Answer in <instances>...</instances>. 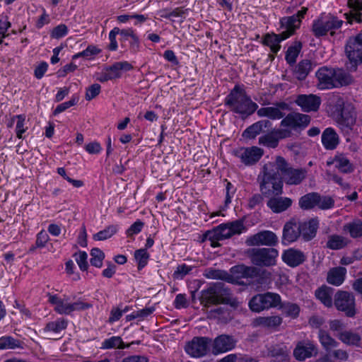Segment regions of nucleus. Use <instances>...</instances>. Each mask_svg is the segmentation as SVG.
<instances>
[{
    "mask_svg": "<svg viewBox=\"0 0 362 362\" xmlns=\"http://www.w3.org/2000/svg\"><path fill=\"white\" fill-rule=\"evenodd\" d=\"M132 69V65L128 62H115L111 66H105L100 73L96 74L95 78L101 83H105L120 78L122 71H127Z\"/></svg>",
    "mask_w": 362,
    "mask_h": 362,
    "instance_id": "nucleus-7",
    "label": "nucleus"
},
{
    "mask_svg": "<svg viewBox=\"0 0 362 362\" xmlns=\"http://www.w3.org/2000/svg\"><path fill=\"white\" fill-rule=\"evenodd\" d=\"M296 104L299 106L303 112H310L317 111L321 104L319 96L313 94H301L297 95L295 100Z\"/></svg>",
    "mask_w": 362,
    "mask_h": 362,
    "instance_id": "nucleus-15",
    "label": "nucleus"
},
{
    "mask_svg": "<svg viewBox=\"0 0 362 362\" xmlns=\"http://www.w3.org/2000/svg\"><path fill=\"white\" fill-rule=\"evenodd\" d=\"M192 269V266H189L185 264L178 265L173 274V279H182L186 275L190 273Z\"/></svg>",
    "mask_w": 362,
    "mask_h": 362,
    "instance_id": "nucleus-55",
    "label": "nucleus"
},
{
    "mask_svg": "<svg viewBox=\"0 0 362 362\" xmlns=\"http://www.w3.org/2000/svg\"><path fill=\"white\" fill-rule=\"evenodd\" d=\"M225 103L232 111L245 116L252 115L258 107L245 91L238 86H235L226 97Z\"/></svg>",
    "mask_w": 362,
    "mask_h": 362,
    "instance_id": "nucleus-3",
    "label": "nucleus"
},
{
    "mask_svg": "<svg viewBox=\"0 0 362 362\" xmlns=\"http://www.w3.org/2000/svg\"><path fill=\"white\" fill-rule=\"evenodd\" d=\"M101 52V49L95 45H88L87 48L72 57L73 59H76L79 57H83L86 59H90L94 57V56L98 55Z\"/></svg>",
    "mask_w": 362,
    "mask_h": 362,
    "instance_id": "nucleus-48",
    "label": "nucleus"
},
{
    "mask_svg": "<svg viewBox=\"0 0 362 362\" xmlns=\"http://www.w3.org/2000/svg\"><path fill=\"white\" fill-rule=\"evenodd\" d=\"M236 341L233 337L227 334H221L216 337L213 343V353L218 354L232 350L235 348Z\"/></svg>",
    "mask_w": 362,
    "mask_h": 362,
    "instance_id": "nucleus-20",
    "label": "nucleus"
},
{
    "mask_svg": "<svg viewBox=\"0 0 362 362\" xmlns=\"http://www.w3.org/2000/svg\"><path fill=\"white\" fill-rule=\"evenodd\" d=\"M343 231L349 233L353 238H358L362 236V221L356 219L346 223L343 226Z\"/></svg>",
    "mask_w": 362,
    "mask_h": 362,
    "instance_id": "nucleus-37",
    "label": "nucleus"
},
{
    "mask_svg": "<svg viewBox=\"0 0 362 362\" xmlns=\"http://www.w3.org/2000/svg\"><path fill=\"white\" fill-rule=\"evenodd\" d=\"M90 264L96 267H101L105 258L104 252L98 248H93L90 251Z\"/></svg>",
    "mask_w": 362,
    "mask_h": 362,
    "instance_id": "nucleus-52",
    "label": "nucleus"
},
{
    "mask_svg": "<svg viewBox=\"0 0 362 362\" xmlns=\"http://www.w3.org/2000/svg\"><path fill=\"white\" fill-rule=\"evenodd\" d=\"M20 346V341L15 339L11 337H2L0 338V349H13Z\"/></svg>",
    "mask_w": 362,
    "mask_h": 362,
    "instance_id": "nucleus-53",
    "label": "nucleus"
},
{
    "mask_svg": "<svg viewBox=\"0 0 362 362\" xmlns=\"http://www.w3.org/2000/svg\"><path fill=\"white\" fill-rule=\"evenodd\" d=\"M319 200V194L316 192H310L303 196L299 199V206L303 209H310L317 204Z\"/></svg>",
    "mask_w": 362,
    "mask_h": 362,
    "instance_id": "nucleus-38",
    "label": "nucleus"
},
{
    "mask_svg": "<svg viewBox=\"0 0 362 362\" xmlns=\"http://www.w3.org/2000/svg\"><path fill=\"white\" fill-rule=\"evenodd\" d=\"M255 325L266 328H276L282 323V318L279 315L259 317L255 320Z\"/></svg>",
    "mask_w": 362,
    "mask_h": 362,
    "instance_id": "nucleus-34",
    "label": "nucleus"
},
{
    "mask_svg": "<svg viewBox=\"0 0 362 362\" xmlns=\"http://www.w3.org/2000/svg\"><path fill=\"white\" fill-rule=\"evenodd\" d=\"M334 289L331 287L323 286L315 291L316 298L326 307L332 306V295Z\"/></svg>",
    "mask_w": 362,
    "mask_h": 362,
    "instance_id": "nucleus-32",
    "label": "nucleus"
},
{
    "mask_svg": "<svg viewBox=\"0 0 362 362\" xmlns=\"http://www.w3.org/2000/svg\"><path fill=\"white\" fill-rule=\"evenodd\" d=\"M101 86L98 83H94L89 86L86 93V99L88 101L95 98L100 93Z\"/></svg>",
    "mask_w": 362,
    "mask_h": 362,
    "instance_id": "nucleus-61",
    "label": "nucleus"
},
{
    "mask_svg": "<svg viewBox=\"0 0 362 362\" xmlns=\"http://www.w3.org/2000/svg\"><path fill=\"white\" fill-rule=\"evenodd\" d=\"M117 230L116 226H109L93 235L95 240L101 241L111 238Z\"/></svg>",
    "mask_w": 362,
    "mask_h": 362,
    "instance_id": "nucleus-51",
    "label": "nucleus"
},
{
    "mask_svg": "<svg viewBox=\"0 0 362 362\" xmlns=\"http://www.w3.org/2000/svg\"><path fill=\"white\" fill-rule=\"evenodd\" d=\"M349 241L347 238L339 235H332L328 237L326 246L331 250H340L346 247Z\"/></svg>",
    "mask_w": 362,
    "mask_h": 362,
    "instance_id": "nucleus-39",
    "label": "nucleus"
},
{
    "mask_svg": "<svg viewBox=\"0 0 362 362\" xmlns=\"http://www.w3.org/2000/svg\"><path fill=\"white\" fill-rule=\"evenodd\" d=\"M68 322L65 319H59L47 324L45 331L47 332H54L55 334L59 333L61 331L64 330L67 327Z\"/></svg>",
    "mask_w": 362,
    "mask_h": 362,
    "instance_id": "nucleus-47",
    "label": "nucleus"
},
{
    "mask_svg": "<svg viewBox=\"0 0 362 362\" xmlns=\"http://www.w3.org/2000/svg\"><path fill=\"white\" fill-rule=\"evenodd\" d=\"M342 23L343 21L335 16H322L313 21L312 31L315 37H320L325 35L328 31L332 29L339 28Z\"/></svg>",
    "mask_w": 362,
    "mask_h": 362,
    "instance_id": "nucleus-6",
    "label": "nucleus"
},
{
    "mask_svg": "<svg viewBox=\"0 0 362 362\" xmlns=\"http://www.w3.org/2000/svg\"><path fill=\"white\" fill-rule=\"evenodd\" d=\"M356 120L355 107L351 103H343L338 123L341 128L351 129Z\"/></svg>",
    "mask_w": 362,
    "mask_h": 362,
    "instance_id": "nucleus-17",
    "label": "nucleus"
},
{
    "mask_svg": "<svg viewBox=\"0 0 362 362\" xmlns=\"http://www.w3.org/2000/svg\"><path fill=\"white\" fill-rule=\"evenodd\" d=\"M301 47L302 45L300 42H296L293 45L288 47L286 54V60L288 64H292L296 62Z\"/></svg>",
    "mask_w": 362,
    "mask_h": 362,
    "instance_id": "nucleus-49",
    "label": "nucleus"
},
{
    "mask_svg": "<svg viewBox=\"0 0 362 362\" xmlns=\"http://www.w3.org/2000/svg\"><path fill=\"white\" fill-rule=\"evenodd\" d=\"M281 303V296L273 292H266L254 296L249 301L252 311L259 313L264 310L278 308Z\"/></svg>",
    "mask_w": 362,
    "mask_h": 362,
    "instance_id": "nucleus-5",
    "label": "nucleus"
},
{
    "mask_svg": "<svg viewBox=\"0 0 362 362\" xmlns=\"http://www.w3.org/2000/svg\"><path fill=\"white\" fill-rule=\"evenodd\" d=\"M312 70V63L310 60L304 59L298 63L295 74L298 80H303Z\"/></svg>",
    "mask_w": 362,
    "mask_h": 362,
    "instance_id": "nucleus-41",
    "label": "nucleus"
},
{
    "mask_svg": "<svg viewBox=\"0 0 362 362\" xmlns=\"http://www.w3.org/2000/svg\"><path fill=\"white\" fill-rule=\"evenodd\" d=\"M289 110V105L285 102H279L274 104V106L261 107L257 110L259 117H267L271 119H279L284 117V110Z\"/></svg>",
    "mask_w": 362,
    "mask_h": 362,
    "instance_id": "nucleus-16",
    "label": "nucleus"
},
{
    "mask_svg": "<svg viewBox=\"0 0 362 362\" xmlns=\"http://www.w3.org/2000/svg\"><path fill=\"white\" fill-rule=\"evenodd\" d=\"M308 11V8L303 7L296 15L284 17L281 20V28L288 29L293 34L301 23V19L304 18Z\"/></svg>",
    "mask_w": 362,
    "mask_h": 362,
    "instance_id": "nucleus-21",
    "label": "nucleus"
},
{
    "mask_svg": "<svg viewBox=\"0 0 362 362\" xmlns=\"http://www.w3.org/2000/svg\"><path fill=\"white\" fill-rule=\"evenodd\" d=\"M334 305L347 317H351L356 315L355 298L351 293L345 291H337L334 296Z\"/></svg>",
    "mask_w": 362,
    "mask_h": 362,
    "instance_id": "nucleus-9",
    "label": "nucleus"
},
{
    "mask_svg": "<svg viewBox=\"0 0 362 362\" xmlns=\"http://www.w3.org/2000/svg\"><path fill=\"white\" fill-rule=\"evenodd\" d=\"M207 317L210 319L218 320L219 322L223 323H226L232 319L230 312L223 307L209 310Z\"/></svg>",
    "mask_w": 362,
    "mask_h": 362,
    "instance_id": "nucleus-36",
    "label": "nucleus"
},
{
    "mask_svg": "<svg viewBox=\"0 0 362 362\" xmlns=\"http://www.w3.org/2000/svg\"><path fill=\"white\" fill-rule=\"evenodd\" d=\"M130 344L124 345L120 337H112L110 338L105 339L103 341L101 349H124L126 347L128 348Z\"/></svg>",
    "mask_w": 362,
    "mask_h": 362,
    "instance_id": "nucleus-42",
    "label": "nucleus"
},
{
    "mask_svg": "<svg viewBox=\"0 0 362 362\" xmlns=\"http://www.w3.org/2000/svg\"><path fill=\"white\" fill-rule=\"evenodd\" d=\"M292 35V32L288 29H284L279 35L267 34L264 39V43L270 47L272 52L276 53L281 47L279 42Z\"/></svg>",
    "mask_w": 362,
    "mask_h": 362,
    "instance_id": "nucleus-25",
    "label": "nucleus"
},
{
    "mask_svg": "<svg viewBox=\"0 0 362 362\" xmlns=\"http://www.w3.org/2000/svg\"><path fill=\"white\" fill-rule=\"evenodd\" d=\"M92 307H93L92 304H90L89 303L84 302V301L78 299L76 302L71 303V313L74 311L85 310L89 309Z\"/></svg>",
    "mask_w": 362,
    "mask_h": 362,
    "instance_id": "nucleus-62",
    "label": "nucleus"
},
{
    "mask_svg": "<svg viewBox=\"0 0 362 362\" xmlns=\"http://www.w3.org/2000/svg\"><path fill=\"white\" fill-rule=\"evenodd\" d=\"M345 53L354 67L362 63V33L348 39L345 45Z\"/></svg>",
    "mask_w": 362,
    "mask_h": 362,
    "instance_id": "nucleus-10",
    "label": "nucleus"
},
{
    "mask_svg": "<svg viewBox=\"0 0 362 362\" xmlns=\"http://www.w3.org/2000/svg\"><path fill=\"white\" fill-rule=\"evenodd\" d=\"M317 354V346L310 341L298 342L293 351V355L298 361H303Z\"/></svg>",
    "mask_w": 362,
    "mask_h": 362,
    "instance_id": "nucleus-19",
    "label": "nucleus"
},
{
    "mask_svg": "<svg viewBox=\"0 0 362 362\" xmlns=\"http://www.w3.org/2000/svg\"><path fill=\"white\" fill-rule=\"evenodd\" d=\"M235 272L241 274L243 278H252L257 276L259 274V269L255 267H247L245 265H238L232 269Z\"/></svg>",
    "mask_w": 362,
    "mask_h": 362,
    "instance_id": "nucleus-46",
    "label": "nucleus"
},
{
    "mask_svg": "<svg viewBox=\"0 0 362 362\" xmlns=\"http://www.w3.org/2000/svg\"><path fill=\"white\" fill-rule=\"evenodd\" d=\"M204 276L207 279H221L226 281H230L232 276L227 272L214 268H207L204 272Z\"/></svg>",
    "mask_w": 362,
    "mask_h": 362,
    "instance_id": "nucleus-40",
    "label": "nucleus"
},
{
    "mask_svg": "<svg viewBox=\"0 0 362 362\" xmlns=\"http://www.w3.org/2000/svg\"><path fill=\"white\" fill-rule=\"evenodd\" d=\"M78 101V97L73 96L70 100L64 102V103L57 105V107L55 108V110H54V112H53L54 115H58V114L65 111L68 108L76 105Z\"/></svg>",
    "mask_w": 362,
    "mask_h": 362,
    "instance_id": "nucleus-57",
    "label": "nucleus"
},
{
    "mask_svg": "<svg viewBox=\"0 0 362 362\" xmlns=\"http://www.w3.org/2000/svg\"><path fill=\"white\" fill-rule=\"evenodd\" d=\"M202 303L206 307L211 304H228L236 308L239 305L238 300L229 288L225 284L218 282L210 285L206 289L202 291Z\"/></svg>",
    "mask_w": 362,
    "mask_h": 362,
    "instance_id": "nucleus-2",
    "label": "nucleus"
},
{
    "mask_svg": "<svg viewBox=\"0 0 362 362\" xmlns=\"http://www.w3.org/2000/svg\"><path fill=\"white\" fill-rule=\"evenodd\" d=\"M259 144L268 148H274L278 146L279 141L272 132L269 134L260 136L259 138Z\"/></svg>",
    "mask_w": 362,
    "mask_h": 362,
    "instance_id": "nucleus-50",
    "label": "nucleus"
},
{
    "mask_svg": "<svg viewBox=\"0 0 362 362\" xmlns=\"http://www.w3.org/2000/svg\"><path fill=\"white\" fill-rule=\"evenodd\" d=\"M278 308L281 309L286 316L292 318L298 317L300 310V307L297 304L289 302L284 303H281V305Z\"/></svg>",
    "mask_w": 362,
    "mask_h": 362,
    "instance_id": "nucleus-44",
    "label": "nucleus"
},
{
    "mask_svg": "<svg viewBox=\"0 0 362 362\" xmlns=\"http://www.w3.org/2000/svg\"><path fill=\"white\" fill-rule=\"evenodd\" d=\"M232 236L231 230L227 223H223L213 229L208 230L204 233L205 239H227Z\"/></svg>",
    "mask_w": 362,
    "mask_h": 362,
    "instance_id": "nucleus-29",
    "label": "nucleus"
},
{
    "mask_svg": "<svg viewBox=\"0 0 362 362\" xmlns=\"http://www.w3.org/2000/svg\"><path fill=\"white\" fill-rule=\"evenodd\" d=\"M300 236V228L299 222L289 221L284 225L283 230V243H291L296 241Z\"/></svg>",
    "mask_w": 362,
    "mask_h": 362,
    "instance_id": "nucleus-26",
    "label": "nucleus"
},
{
    "mask_svg": "<svg viewBox=\"0 0 362 362\" xmlns=\"http://www.w3.org/2000/svg\"><path fill=\"white\" fill-rule=\"evenodd\" d=\"M278 255V250L274 248H257L252 250L250 258L257 266L270 267L276 264Z\"/></svg>",
    "mask_w": 362,
    "mask_h": 362,
    "instance_id": "nucleus-8",
    "label": "nucleus"
},
{
    "mask_svg": "<svg viewBox=\"0 0 362 362\" xmlns=\"http://www.w3.org/2000/svg\"><path fill=\"white\" fill-rule=\"evenodd\" d=\"M337 337L344 344L348 346H359L361 342V336L351 330H344L337 333Z\"/></svg>",
    "mask_w": 362,
    "mask_h": 362,
    "instance_id": "nucleus-31",
    "label": "nucleus"
},
{
    "mask_svg": "<svg viewBox=\"0 0 362 362\" xmlns=\"http://www.w3.org/2000/svg\"><path fill=\"white\" fill-rule=\"evenodd\" d=\"M346 274V269L344 267L332 268L327 273V281L329 284L338 286L344 282Z\"/></svg>",
    "mask_w": 362,
    "mask_h": 362,
    "instance_id": "nucleus-30",
    "label": "nucleus"
},
{
    "mask_svg": "<svg viewBox=\"0 0 362 362\" xmlns=\"http://www.w3.org/2000/svg\"><path fill=\"white\" fill-rule=\"evenodd\" d=\"M75 257H76V261L79 268L82 271L87 270V269L88 267V261H87V258H88L87 253L86 252L80 251L79 252L75 254Z\"/></svg>",
    "mask_w": 362,
    "mask_h": 362,
    "instance_id": "nucleus-59",
    "label": "nucleus"
},
{
    "mask_svg": "<svg viewBox=\"0 0 362 362\" xmlns=\"http://www.w3.org/2000/svg\"><path fill=\"white\" fill-rule=\"evenodd\" d=\"M134 257L138 262V269H141L146 265L149 255L145 249H139L135 251Z\"/></svg>",
    "mask_w": 362,
    "mask_h": 362,
    "instance_id": "nucleus-54",
    "label": "nucleus"
},
{
    "mask_svg": "<svg viewBox=\"0 0 362 362\" xmlns=\"http://www.w3.org/2000/svg\"><path fill=\"white\" fill-rule=\"evenodd\" d=\"M329 353L334 360V362L346 361L349 358V354L346 350L338 349H331Z\"/></svg>",
    "mask_w": 362,
    "mask_h": 362,
    "instance_id": "nucleus-56",
    "label": "nucleus"
},
{
    "mask_svg": "<svg viewBox=\"0 0 362 362\" xmlns=\"http://www.w3.org/2000/svg\"><path fill=\"white\" fill-rule=\"evenodd\" d=\"M334 204V202L330 197H321L319 194V200L317 201V204L316 206H318L321 209L325 210L333 207Z\"/></svg>",
    "mask_w": 362,
    "mask_h": 362,
    "instance_id": "nucleus-60",
    "label": "nucleus"
},
{
    "mask_svg": "<svg viewBox=\"0 0 362 362\" xmlns=\"http://www.w3.org/2000/svg\"><path fill=\"white\" fill-rule=\"evenodd\" d=\"M339 142V138L334 129L328 127L322 132V143L327 150L336 148Z\"/></svg>",
    "mask_w": 362,
    "mask_h": 362,
    "instance_id": "nucleus-28",
    "label": "nucleus"
},
{
    "mask_svg": "<svg viewBox=\"0 0 362 362\" xmlns=\"http://www.w3.org/2000/svg\"><path fill=\"white\" fill-rule=\"evenodd\" d=\"M263 153V150L257 146L241 148L235 152V156L246 165H254L258 162Z\"/></svg>",
    "mask_w": 362,
    "mask_h": 362,
    "instance_id": "nucleus-14",
    "label": "nucleus"
},
{
    "mask_svg": "<svg viewBox=\"0 0 362 362\" xmlns=\"http://www.w3.org/2000/svg\"><path fill=\"white\" fill-rule=\"evenodd\" d=\"M54 310L60 315H70L71 303L68 302V298H62L59 305L54 307Z\"/></svg>",
    "mask_w": 362,
    "mask_h": 362,
    "instance_id": "nucleus-58",
    "label": "nucleus"
},
{
    "mask_svg": "<svg viewBox=\"0 0 362 362\" xmlns=\"http://www.w3.org/2000/svg\"><path fill=\"white\" fill-rule=\"evenodd\" d=\"M227 224L230 228V230H231L232 235L235 234H240L245 229L243 222L240 220L227 223Z\"/></svg>",
    "mask_w": 362,
    "mask_h": 362,
    "instance_id": "nucleus-63",
    "label": "nucleus"
},
{
    "mask_svg": "<svg viewBox=\"0 0 362 362\" xmlns=\"http://www.w3.org/2000/svg\"><path fill=\"white\" fill-rule=\"evenodd\" d=\"M289 349L284 344L271 345L267 348V356L274 362H288Z\"/></svg>",
    "mask_w": 362,
    "mask_h": 362,
    "instance_id": "nucleus-22",
    "label": "nucleus"
},
{
    "mask_svg": "<svg viewBox=\"0 0 362 362\" xmlns=\"http://www.w3.org/2000/svg\"><path fill=\"white\" fill-rule=\"evenodd\" d=\"M334 163L336 167L342 173H348L354 170L353 165L349 160L343 155L335 156Z\"/></svg>",
    "mask_w": 362,
    "mask_h": 362,
    "instance_id": "nucleus-45",
    "label": "nucleus"
},
{
    "mask_svg": "<svg viewBox=\"0 0 362 362\" xmlns=\"http://www.w3.org/2000/svg\"><path fill=\"white\" fill-rule=\"evenodd\" d=\"M270 125L271 122L269 120L259 121L247 127L243 132V136L246 139H254L262 131L263 128H267Z\"/></svg>",
    "mask_w": 362,
    "mask_h": 362,
    "instance_id": "nucleus-33",
    "label": "nucleus"
},
{
    "mask_svg": "<svg viewBox=\"0 0 362 362\" xmlns=\"http://www.w3.org/2000/svg\"><path fill=\"white\" fill-rule=\"evenodd\" d=\"M67 32L68 28L66 25L64 24H60L52 30L51 33V37L52 38L59 39L65 36L67 34Z\"/></svg>",
    "mask_w": 362,
    "mask_h": 362,
    "instance_id": "nucleus-64",
    "label": "nucleus"
},
{
    "mask_svg": "<svg viewBox=\"0 0 362 362\" xmlns=\"http://www.w3.org/2000/svg\"><path fill=\"white\" fill-rule=\"evenodd\" d=\"M274 163L280 176H281L282 180L287 185H299L307 175L306 170L290 167L286 160L281 156L276 157Z\"/></svg>",
    "mask_w": 362,
    "mask_h": 362,
    "instance_id": "nucleus-4",
    "label": "nucleus"
},
{
    "mask_svg": "<svg viewBox=\"0 0 362 362\" xmlns=\"http://www.w3.org/2000/svg\"><path fill=\"white\" fill-rule=\"evenodd\" d=\"M317 78V87L320 89H331L334 88V69L327 66L320 68L315 74Z\"/></svg>",
    "mask_w": 362,
    "mask_h": 362,
    "instance_id": "nucleus-18",
    "label": "nucleus"
},
{
    "mask_svg": "<svg viewBox=\"0 0 362 362\" xmlns=\"http://www.w3.org/2000/svg\"><path fill=\"white\" fill-rule=\"evenodd\" d=\"M211 341L208 337H195L186 343L185 350L192 357H202L207 354Z\"/></svg>",
    "mask_w": 362,
    "mask_h": 362,
    "instance_id": "nucleus-12",
    "label": "nucleus"
},
{
    "mask_svg": "<svg viewBox=\"0 0 362 362\" xmlns=\"http://www.w3.org/2000/svg\"><path fill=\"white\" fill-rule=\"evenodd\" d=\"M278 242L276 234L270 230H263L248 237L245 243L247 246L267 245L274 246Z\"/></svg>",
    "mask_w": 362,
    "mask_h": 362,
    "instance_id": "nucleus-13",
    "label": "nucleus"
},
{
    "mask_svg": "<svg viewBox=\"0 0 362 362\" xmlns=\"http://www.w3.org/2000/svg\"><path fill=\"white\" fill-rule=\"evenodd\" d=\"M300 234L305 241H309L315 237L319 226L317 218H312L308 221L299 222Z\"/></svg>",
    "mask_w": 362,
    "mask_h": 362,
    "instance_id": "nucleus-27",
    "label": "nucleus"
},
{
    "mask_svg": "<svg viewBox=\"0 0 362 362\" xmlns=\"http://www.w3.org/2000/svg\"><path fill=\"white\" fill-rule=\"evenodd\" d=\"M291 198L274 195L269 198L267 205L274 213H281L287 210L292 204Z\"/></svg>",
    "mask_w": 362,
    "mask_h": 362,
    "instance_id": "nucleus-23",
    "label": "nucleus"
},
{
    "mask_svg": "<svg viewBox=\"0 0 362 362\" xmlns=\"http://www.w3.org/2000/svg\"><path fill=\"white\" fill-rule=\"evenodd\" d=\"M351 76L342 69H334V88L346 86L351 83Z\"/></svg>",
    "mask_w": 362,
    "mask_h": 362,
    "instance_id": "nucleus-43",
    "label": "nucleus"
},
{
    "mask_svg": "<svg viewBox=\"0 0 362 362\" xmlns=\"http://www.w3.org/2000/svg\"><path fill=\"white\" fill-rule=\"evenodd\" d=\"M310 120V116L308 115L293 112L284 116L280 125L282 127L289 128L291 131H301L309 125Z\"/></svg>",
    "mask_w": 362,
    "mask_h": 362,
    "instance_id": "nucleus-11",
    "label": "nucleus"
},
{
    "mask_svg": "<svg viewBox=\"0 0 362 362\" xmlns=\"http://www.w3.org/2000/svg\"><path fill=\"white\" fill-rule=\"evenodd\" d=\"M318 338L322 346L325 350V351H329L331 349L337 348L339 345V342L324 329H319Z\"/></svg>",
    "mask_w": 362,
    "mask_h": 362,
    "instance_id": "nucleus-35",
    "label": "nucleus"
},
{
    "mask_svg": "<svg viewBox=\"0 0 362 362\" xmlns=\"http://www.w3.org/2000/svg\"><path fill=\"white\" fill-rule=\"evenodd\" d=\"M259 192L264 197L269 198L283 193V180L274 161L265 163L257 175Z\"/></svg>",
    "mask_w": 362,
    "mask_h": 362,
    "instance_id": "nucleus-1",
    "label": "nucleus"
},
{
    "mask_svg": "<svg viewBox=\"0 0 362 362\" xmlns=\"http://www.w3.org/2000/svg\"><path fill=\"white\" fill-rule=\"evenodd\" d=\"M306 257L300 250L290 248L285 250L282 254L283 261L291 267H296L305 261Z\"/></svg>",
    "mask_w": 362,
    "mask_h": 362,
    "instance_id": "nucleus-24",
    "label": "nucleus"
}]
</instances>
